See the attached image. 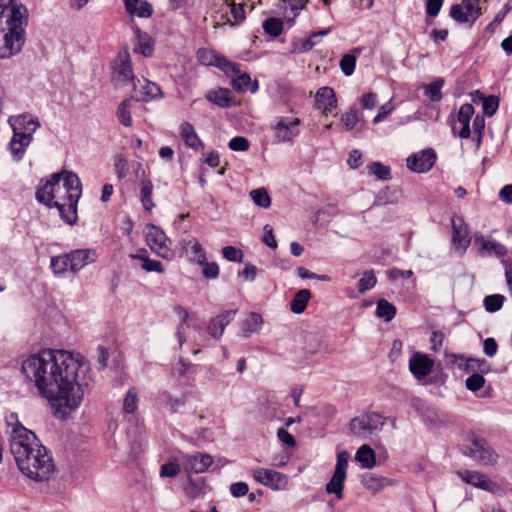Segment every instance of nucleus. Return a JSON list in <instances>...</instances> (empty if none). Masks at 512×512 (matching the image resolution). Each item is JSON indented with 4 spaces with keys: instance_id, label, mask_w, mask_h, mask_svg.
I'll return each instance as SVG.
<instances>
[{
    "instance_id": "1",
    "label": "nucleus",
    "mask_w": 512,
    "mask_h": 512,
    "mask_svg": "<svg viewBox=\"0 0 512 512\" xmlns=\"http://www.w3.org/2000/svg\"><path fill=\"white\" fill-rule=\"evenodd\" d=\"M22 373L58 413L66 415L81 404L92 381L89 364L80 354L44 349L22 362Z\"/></svg>"
},
{
    "instance_id": "2",
    "label": "nucleus",
    "mask_w": 512,
    "mask_h": 512,
    "mask_svg": "<svg viewBox=\"0 0 512 512\" xmlns=\"http://www.w3.org/2000/svg\"><path fill=\"white\" fill-rule=\"evenodd\" d=\"M12 421H15V424L9 440L10 451L19 470L35 482L50 480L55 472L52 456L36 435L18 422L15 414L10 415L8 425H11Z\"/></svg>"
},
{
    "instance_id": "3",
    "label": "nucleus",
    "mask_w": 512,
    "mask_h": 512,
    "mask_svg": "<svg viewBox=\"0 0 512 512\" xmlns=\"http://www.w3.org/2000/svg\"><path fill=\"white\" fill-rule=\"evenodd\" d=\"M82 194V185L77 174L71 171L54 173L36 191L38 202L47 207H56L60 217L69 225L77 221V205Z\"/></svg>"
},
{
    "instance_id": "4",
    "label": "nucleus",
    "mask_w": 512,
    "mask_h": 512,
    "mask_svg": "<svg viewBox=\"0 0 512 512\" xmlns=\"http://www.w3.org/2000/svg\"><path fill=\"white\" fill-rule=\"evenodd\" d=\"M27 9L13 0H0V58L18 54L25 43Z\"/></svg>"
},
{
    "instance_id": "5",
    "label": "nucleus",
    "mask_w": 512,
    "mask_h": 512,
    "mask_svg": "<svg viewBox=\"0 0 512 512\" xmlns=\"http://www.w3.org/2000/svg\"><path fill=\"white\" fill-rule=\"evenodd\" d=\"M9 123L13 129L14 136L10 141V150L15 160L22 159L26 148L32 141V136L40 127L37 117L31 114H21L10 117Z\"/></svg>"
},
{
    "instance_id": "6",
    "label": "nucleus",
    "mask_w": 512,
    "mask_h": 512,
    "mask_svg": "<svg viewBox=\"0 0 512 512\" xmlns=\"http://www.w3.org/2000/svg\"><path fill=\"white\" fill-rule=\"evenodd\" d=\"M462 451L466 456L484 465H494L498 460V454L487 441L474 433L467 435Z\"/></svg>"
},
{
    "instance_id": "7",
    "label": "nucleus",
    "mask_w": 512,
    "mask_h": 512,
    "mask_svg": "<svg viewBox=\"0 0 512 512\" xmlns=\"http://www.w3.org/2000/svg\"><path fill=\"white\" fill-rule=\"evenodd\" d=\"M349 458L350 454L346 450L337 453L333 475L325 486V492L333 494L337 500H342L344 497V483L347 477Z\"/></svg>"
},
{
    "instance_id": "8",
    "label": "nucleus",
    "mask_w": 512,
    "mask_h": 512,
    "mask_svg": "<svg viewBox=\"0 0 512 512\" xmlns=\"http://www.w3.org/2000/svg\"><path fill=\"white\" fill-rule=\"evenodd\" d=\"M217 67L221 69L228 76H235L232 81V86L239 92H246L250 90L255 93L258 89V83L255 81L252 84L251 77L246 72L240 70L239 64L231 62L226 58L217 59Z\"/></svg>"
},
{
    "instance_id": "9",
    "label": "nucleus",
    "mask_w": 512,
    "mask_h": 512,
    "mask_svg": "<svg viewBox=\"0 0 512 512\" xmlns=\"http://www.w3.org/2000/svg\"><path fill=\"white\" fill-rule=\"evenodd\" d=\"M384 423L385 420L380 414L375 412L365 413L350 421V430L355 436L367 439L380 431Z\"/></svg>"
},
{
    "instance_id": "10",
    "label": "nucleus",
    "mask_w": 512,
    "mask_h": 512,
    "mask_svg": "<svg viewBox=\"0 0 512 512\" xmlns=\"http://www.w3.org/2000/svg\"><path fill=\"white\" fill-rule=\"evenodd\" d=\"M300 124L301 120L296 117H276L271 124V129L274 132V142L284 143L292 141L300 134Z\"/></svg>"
},
{
    "instance_id": "11",
    "label": "nucleus",
    "mask_w": 512,
    "mask_h": 512,
    "mask_svg": "<svg viewBox=\"0 0 512 512\" xmlns=\"http://www.w3.org/2000/svg\"><path fill=\"white\" fill-rule=\"evenodd\" d=\"M145 234L147 245L153 252L164 259H170L172 257L173 252L167 244L168 242L170 243V240L163 230L150 224L146 226Z\"/></svg>"
},
{
    "instance_id": "12",
    "label": "nucleus",
    "mask_w": 512,
    "mask_h": 512,
    "mask_svg": "<svg viewBox=\"0 0 512 512\" xmlns=\"http://www.w3.org/2000/svg\"><path fill=\"white\" fill-rule=\"evenodd\" d=\"M481 15L478 0H462L461 3L452 5L450 16L458 23L473 24Z\"/></svg>"
},
{
    "instance_id": "13",
    "label": "nucleus",
    "mask_w": 512,
    "mask_h": 512,
    "mask_svg": "<svg viewBox=\"0 0 512 512\" xmlns=\"http://www.w3.org/2000/svg\"><path fill=\"white\" fill-rule=\"evenodd\" d=\"M253 478L275 491L286 490L288 487V477L272 469L257 468L253 471Z\"/></svg>"
},
{
    "instance_id": "14",
    "label": "nucleus",
    "mask_w": 512,
    "mask_h": 512,
    "mask_svg": "<svg viewBox=\"0 0 512 512\" xmlns=\"http://www.w3.org/2000/svg\"><path fill=\"white\" fill-rule=\"evenodd\" d=\"M113 81L116 86L122 87L132 82L134 86L135 78L131 66L129 53L124 51L119 54L114 64Z\"/></svg>"
},
{
    "instance_id": "15",
    "label": "nucleus",
    "mask_w": 512,
    "mask_h": 512,
    "mask_svg": "<svg viewBox=\"0 0 512 512\" xmlns=\"http://www.w3.org/2000/svg\"><path fill=\"white\" fill-rule=\"evenodd\" d=\"M436 161V153L433 149H426L407 158V167L416 173L429 171Z\"/></svg>"
},
{
    "instance_id": "16",
    "label": "nucleus",
    "mask_w": 512,
    "mask_h": 512,
    "mask_svg": "<svg viewBox=\"0 0 512 512\" xmlns=\"http://www.w3.org/2000/svg\"><path fill=\"white\" fill-rule=\"evenodd\" d=\"M457 474L465 483L470 484L474 487L490 492H496L499 488L495 482L491 481L483 473L477 471L464 470L459 471Z\"/></svg>"
},
{
    "instance_id": "17",
    "label": "nucleus",
    "mask_w": 512,
    "mask_h": 512,
    "mask_svg": "<svg viewBox=\"0 0 512 512\" xmlns=\"http://www.w3.org/2000/svg\"><path fill=\"white\" fill-rule=\"evenodd\" d=\"M433 361L422 353H415L409 360V370L418 379H424L432 371Z\"/></svg>"
},
{
    "instance_id": "18",
    "label": "nucleus",
    "mask_w": 512,
    "mask_h": 512,
    "mask_svg": "<svg viewBox=\"0 0 512 512\" xmlns=\"http://www.w3.org/2000/svg\"><path fill=\"white\" fill-rule=\"evenodd\" d=\"M213 463V459L209 454L195 453L184 456V469L188 473H203Z\"/></svg>"
},
{
    "instance_id": "19",
    "label": "nucleus",
    "mask_w": 512,
    "mask_h": 512,
    "mask_svg": "<svg viewBox=\"0 0 512 512\" xmlns=\"http://www.w3.org/2000/svg\"><path fill=\"white\" fill-rule=\"evenodd\" d=\"M70 258V271L76 273L84 266L96 261L97 254L93 249H77L68 253Z\"/></svg>"
},
{
    "instance_id": "20",
    "label": "nucleus",
    "mask_w": 512,
    "mask_h": 512,
    "mask_svg": "<svg viewBox=\"0 0 512 512\" xmlns=\"http://www.w3.org/2000/svg\"><path fill=\"white\" fill-rule=\"evenodd\" d=\"M236 310H227L212 318L208 324L207 331L215 339H219L226 326L235 318Z\"/></svg>"
},
{
    "instance_id": "21",
    "label": "nucleus",
    "mask_w": 512,
    "mask_h": 512,
    "mask_svg": "<svg viewBox=\"0 0 512 512\" xmlns=\"http://www.w3.org/2000/svg\"><path fill=\"white\" fill-rule=\"evenodd\" d=\"M451 361L458 363L459 368H463L468 373H487L490 369V365L484 359L468 358L465 359L462 355L451 354Z\"/></svg>"
},
{
    "instance_id": "22",
    "label": "nucleus",
    "mask_w": 512,
    "mask_h": 512,
    "mask_svg": "<svg viewBox=\"0 0 512 512\" xmlns=\"http://www.w3.org/2000/svg\"><path fill=\"white\" fill-rule=\"evenodd\" d=\"M316 108L328 115L337 106V98L331 87H321L316 93Z\"/></svg>"
},
{
    "instance_id": "23",
    "label": "nucleus",
    "mask_w": 512,
    "mask_h": 512,
    "mask_svg": "<svg viewBox=\"0 0 512 512\" xmlns=\"http://www.w3.org/2000/svg\"><path fill=\"white\" fill-rule=\"evenodd\" d=\"M133 89L141 96V100L145 102L161 96L160 87L156 83L147 79H138L136 82H134Z\"/></svg>"
},
{
    "instance_id": "24",
    "label": "nucleus",
    "mask_w": 512,
    "mask_h": 512,
    "mask_svg": "<svg viewBox=\"0 0 512 512\" xmlns=\"http://www.w3.org/2000/svg\"><path fill=\"white\" fill-rule=\"evenodd\" d=\"M183 249L191 261L197 264H204L206 253L195 238L183 240Z\"/></svg>"
},
{
    "instance_id": "25",
    "label": "nucleus",
    "mask_w": 512,
    "mask_h": 512,
    "mask_svg": "<svg viewBox=\"0 0 512 512\" xmlns=\"http://www.w3.org/2000/svg\"><path fill=\"white\" fill-rule=\"evenodd\" d=\"M474 114V107L470 103L463 104L458 112L457 121L462 125L459 136L463 139L470 137V119Z\"/></svg>"
},
{
    "instance_id": "26",
    "label": "nucleus",
    "mask_w": 512,
    "mask_h": 512,
    "mask_svg": "<svg viewBox=\"0 0 512 512\" xmlns=\"http://www.w3.org/2000/svg\"><path fill=\"white\" fill-rule=\"evenodd\" d=\"M180 134L185 144L190 148L200 150L204 147L203 142L200 140L194 127L189 122L181 124Z\"/></svg>"
},
{
    "instance_id": "27",
    "label": "nucleus",
    "mask_w": 512,
    "mask_h": 512,
    "mask_svg": "<svg viewBox=\"0 0 512 512\" xmlns=\"http://www.w3.org/2000/svg\"><path fill=\"white\" fill-rule=\"evenodd\" d=\"M125 8L131 15L148 18L153 13V8L146 0H125Z\"/></svg>"
},
{
    "instance_id": "28",
    "label": "nucleus",
    "mask_w": 512,
    "mask_h": 512,
    "mask_svg": "<svg viewBox=\"0 0 512 512\" xmlns=\"http://www.w3.org/2000/svg\"><path fill=\"white\" fill-rule=\"evenodd\" d=\"M355 460L362 468L371 469L376 465V455L374 450L367 444L359 447L355 454Z\"/></svg>"
},
{
    "instance_id": "29",
    "label": "nucleus",
    "mask_w": 512,
    "mask_h": 512,
    "mask_svg": "<svg viewBox=\"0 0 512 512\" xmlns=\"http://www.w3.org/2000/svg\"><path fill=\"white\" fill-rule=\"evenodd\" d=\"M476 243H480L481 249L489 255L504 257L508 253V249L503 244L494 240L485 239L483 236L475 238Z\"/></svg>"
},
{
    "instance_id": "30",
    "label": "nucleus",
    "mask_w": 512,
    "mask_h": 512,
    "mask_svg": "<svg viewBox=\"0 0 512 512\" xmlns=\"http://www.w3.org/2000/svg\"><path fill=\"white\" fill-rule=\"evenodd\" d=\"M263 323L262 317L258 313H250L247 318L242 322L241 334L243 337L248 338L253 333L260 330Z\"/></svg>"
},
{
    "instance_id": "31",
    "label": "nucleus",
    "mask_w": 512,
    "mask_h": 512,
    "mask_svg": "<svg viewBox=\"0 0 512 512\" xmlns=\"http://www.w3.org/2000/svg\"><path fill=\"white\" fill-rule=\"evenodd\" d=\"M205 98L222 108L230 107V91L225 88H219L217 90H210L206 93Z\"/></svg>"
},
{
    "instance_id": "32",
    "label": "nucleus",
    "mask_w": 512,
    "mask_h": 512,
    "mask_svg": "<svg viewBox=\"0 0 512 512\" xmlns=\"http://www.w3.org/2000/svg\"><path fill=\"white\" fill-rule=\"evenodd\" d=\"M134 33L138 42V48L135 51H139L145 57L151 56L154 48L152 38L137 27L134 29Z\"/></svg>"
},
{
    "instance_id": "33",
    "label": "nucleus",
    "mask_w": 512,
    "mask_h": 512,
    "mask_svg": "<svg viewBox=\"0 0 512 512\" xmlns=\"http://www.w3.org/2000/svg\"><path fill=\"white\" fill-rule=\"evenodd\" d=\"M311 298V292L308 289L299 290L290 303V310L295 314H301L305 311L308 301Z\"/></svg>"
},
{
    "instance_id": "34",
    "label": "nucleus",
    "mask_w": 512,
    "mask_h": 512,
    "mask_svg": "<svg viewBox=\"0 0 512 512\" xmlns=\"http://www.w3.org/2000/svg\"><path fill=\"white\" fill-rule=\"evenodd\" d=\"M452 242L459 248L465 250L470 244V238L466 227L463 224L457 225L454 221L452 222Z\"/></svg>"
},
{
    "instance_id": "35",
    "label": "nucleus",
    "mask_w": 512,
    "mask_h": 512,
    "mask_svg": "<svg viewBox=\"0 0 512 512\" xmlns=\"http://www.w3.org/2000/svg\"><path fill=\"white\" fill-rule=\"evenodd\" d=\"M376 315L386 322H389L396 315V307L384 298L379 299L377 301Z\"/></svg>"
},
{
    "instance_id": "36",
    "label": "nucleus",
    "mask_w": 512,
    "mask_h": 512,
    "mask_svg": "<svg viewBox=\"0 0 512 512\" xmlns=\"http://www.w3.org/2000/svg\"><path fill=\"white\" fill-rule=\"evenodd\" d=\"M50 268L55 275H63L65 272L70 271V258L69 254H62L54 256L50 261Z\"/></svg>"
},
{
    "instance_id": "37",
    "label": "nucleus",
    "mask_w": 512,
    "mask_h": 512,
    "mask_svg": "<svg viewBox=\"0 0 512 512\" xmlns=\"http://www.w3.org/2000/svg\"><path fill=\"white\" fill-rule=\"evenodd\" d=\"M444 79L437 78L430 84L424 86V94L433 102H439L442 99L441 89L444 86Z\"/></svg>"
},
{
    "instance_id": "38",
    "label": "nucleus",
    "mask_w": 512,
    "mask_h": 512,
    "mask_svg": "<svg viewBox=\"0 0 512 512\" xmlns=\"http://www.w3.org/2000/svg\"><path fill=\"white\" fill-rule=\"evenodd\" d=\"M153 184L150 180H142L141 182V202L145 210L151 211L155 204L152 200Z\"/></svg>"
},
{
    "instance_id": "39",
    "label": "nucleus",
    "mask_w": 512,
    "mask_h": 512,
    "mask_svg": "<svg viewBox=\"0 0 512 512\" xmlns=\"http://www.w3.org/2000/svg\"><path fill=\"white\" fill-rule=\"evenodd\" d=\"M227 9H229L233 20L228 19V22L231 25H237L243 22L246 18L244 4L243 3H225Z\"/></svg>"
},
{
    "instance_id": "40",
    "label": "nucleus",
    "mask_w": 512,
    "mask_h": 512,
    "mask_svg": "<svg viewBox=\"0 0 512 512\" xmlns=\"http://www.w3.org/2000/svg\"><path fill=\"white\" fill-rule=\"evenodd\" d=\"M249 195L257 206L264 209L271 206V198L265 188L254 189L250 191Z\"/></svg>"
},
{
    "instance_id": "41",
    "label": "nucleus",
    "mask_w": 512,
    "mask_h": 512,
    "mask_svg": "<svg viewBox=\"0 0 512 512\" xmlns=\"http://www.w3.org/2000/svg\"><path fill=\"white\" fill-rule=\"evenodd\" d=\"M362 119L358 115V111L355 107H351L346 113L341 116V122L346 131H350L356 127L358 122Z\"/></svg>"
},
{
    "instance_id": "42",
    "label": "nucleus",
    "mask_w": 512,
    "mask_h": 512,
    "mask_svg": "<svg viewBox=\"0 0 512 512\" xmlns=\"http://www.w3.org/2000/svg\"><path fill=\"white\" fill-rule=\"evenodd\" d=\"M130 108L131 99H126L119 104L117 109V117L119 121L126 127H130L132 125Z\"/></svg>"
},
{
    "instance_id": "43",
    "label": "nucleus",
    "mask_w": 512,
    "mask_h": 512,
    "mask_svg": "<svg viewBox=\"0 0 512 512\" xmlns=\"http://www.w3.org/2000/svg\"><path fill=\"white\" fill-rule=\"evenodd\" d=\"M369 174L375 175L380 180H389L391 178L390 167L380 162H373L367 166Z\"/></svg>"
},
{
    "instance_id": "44",
    "label": "nucleus",
    "mask_w": 512,
    "mask_h": 512,
    "mask_svg": "<svg viewBox=\"0 0 512 512\" xmlns=\"http://www.w3.org/2000/svg\"><path fill=\"white\" fill-rule=\"evenodd\" d=\"M175 312L177 313V315L180 317V320H181L180 324L177 326V329H176V337L178 339L179 346L182 347V345L185 342L184 324L188 320V312L182 306L175 307Z\"/></svg>"
},
{
    "instance_id": "45",
    "label": "nucleus",
    "mask_w": 512,
    "mask_h": 512,
    "mask_svg": "<svg viewBox=\"0 0 512 512\" xmlns=\"http://www.w3.org/2000/svg\"><path fill=\"white\" fill-rule=\"evenodd\" d=\"M264 31L272 37H277L282 33L283 22L278 18H268L263 23Z\"/></svg>"
},
{
    "instance_id": "46",
    "label": "nucleus",
    "mask_w": 512,
    "mask_h": 512,
    "mask_svg": "<svg viewBox=\"0 0 512 512\" xmlns=\"http://www.w3.org/2000/svg\"><path fill=\"white\" fill-rule=\"evenodd\" d=\"M505 297L501 294H493L484 298V306L488 312H496L503 306Z\"/></svg>"
},
{
    "instance_id": "47",
    "label": "nucleus",
    "mask_w": 512,
    "mask_h": 512,
    "mask_svg": "<svg viewBox=\"0 0 512 512\" xmlns=\"http://www.w3.org/2000/svg\"><path fill=\"white\" fill-rule=\"evenodd\" d=\"M114 170L119 179L125 178L129 173V165L127 159L123 155L114 157Z\"/></svg>"
},
{
    "instance_id": "48",
    "label": "nucleus",
    "mask_w": 512,
    "mask_h": 512,
    "mask_svg": "<svg viewBox=\"0 0 512 512\" xmlns=\"http://www.w3.org/2000/svg\"><path fill=\"white\" fill-rule=\"evenodd\" d=\"M138 407V396L136 391L129 389L123 401V411L125 413H133Z\"/></svg>"
},
{
    "instance_id": "49",
    "label": "nucleus",
    "mask_w": 512,
    "mask_h": 512,
    "mask_svg": "<svg viewBox=\"0 0 512 512\" xmlns=\"http://www.w3.org/2000/svg\"><path fill=\"white\" fill-rule=\"evenodd\" d=\"M484 384L485 379L482 373H473L465 381L466 388L472 392H477L484 386Z\"/></svg>"
},
{
    "instance_id": "50",
    "label": "nucleus",
    "mask_w": 512,
    "mask_h": 512,
    "mask_svg": "<svg viewBox=\"0 0 512 512\" xmlns=\"http://www.w3.org/2000/svg\"><path fill=\"white\" fill-rule=\"evenodd\" d=\"M199 61L204 65H214L217 67V59L224 58L221 55L216 54L214 51L200 49L197 52Z\"/></svg>"
},
{
    "instance_id": "51",
    "label": "nucleus",
    "mask_w": 512,
    "mask_h": 512,
    "mask_svg": "<svg viewBox=\"0 0 512 512\" xmlns=\"http://www.w3.org/2000/svg\"><path fill=\"white\" fill-rule=\"evenodd\" d=\"M160 401L168 406L172 411H176L178 407L183 406L185 403L184 397L176 398L168 392H163L160 395Z\"/></svg>"
},
{
    "instance_id": "52",
    "label": "nucleus",
    "mask_w": 512,
    "mask_h": 512,
    "mask_svg": "<svg viewBox=\"0 0 512 512\" xmlns=\"http://www.w3.org/2000/svg\"><path fill=\"white\" fill-rule=\"evenodd\" d=\"M356 66V57L352 54H346L340 60V68L344 75L350 76L353 74Z\"/></svg>"
},
{
    "instance_id": "53",
    "label": "nucleus",
    "mask_w": 512,
    "mask_h": 512,
    "mask_svg": "<svg viewBox=\"0 0 512 512\" xmlns=\"http://www.w3.org/2000/svg\"><path fill=\"white\" fill-rule=\"evenodd\" d=\"M376 277L373 272H366L364 276L358 281V291L365 293L376 285Z\"/></svg>"
},
{
    "instance_id": "54",
    "label": "nucleus",
    "mask_w": 512,
    "mask_h": 512,
    "mask_svg": "<svg viewBox=\"0 0 512 512\" xmlns=\"http://www.w3.org/2000/svg\"><path fill=\"white\" fill-rule=\"evenodd\" d=\"M499 107V97L491 95L483 99V112L488 116H493Z\"/></svg>"
},
{
    "instance_id": "55",
    "label": "nucleus",
    "mask_w": 512,
    "mask_h": 512,
    "mask_svg": "<svg viewBox=\"0 0 512 512\" xmlns=\"http://www.w3.org/2000/svg\"><path fill=\"white\" fill-rule=\"evenodd\" d=\"M222 254L227 260L238 263H241L244 257L243 252L233 246H225L222 249Z\"/></svg>"
},
{
    "instance_id": "56",
    "label": "nucleus",
    "mask_w": 512,
    "mask_h": 512,
    "mask_svg": "<svg viewBox=\"0 0 512 512\" xmlns=\"http://www.w3.org/2000/svg\"><path fill=\"white\" fill-rule=\"evenodd\" d=\"M180 465L176 461L165 463L160 468L161 477H175L180 473Z\"/></svg>"
},
{
    "instance_id": "57",
    "label": "nucleus",
    "mask_w": 512,
    "mask_h": 512,
    "mask_svg": "<svg viewBox=\"0 0 512 512\" xmlns=\"http://www.w3.org/2000/svg\"><path fill=\"white\" fill-rule=\"evenodd\" d=\"M203 267L202 274L207 279H216L219 276V266L215 262H206L204 261V264H199Z\"/></svg>"
},
{
    "instance_id": "58",
    "label": "nucleus",
    "mask_w": 512,
    "mask_h": 512,
    "mask_svg": "<svg viewBox=\"0 0 512 512\" xmlns=\"http://www.w3.org/2000/svg\"><path fill=\"white\" fill-rule=\"evenodd\" d=\"M228 146L233 151H246L249 149V141L245 137L236 136L229 141Z\"/></svg>"
},
{
    "instance_id": "59",
    "label": "nucleus",
    "mask_w": 512,
    "mask_h": 512,
    "mask_svg": "<svg viewBox=\"0 0 512 512\" xmlns=\"http://www.w3.org/2000/svg\"><path fill=\"white\" fill-rule=\"evenodd\" d=\"M249 486L246 482H235L230 485V493L233 497L239 498L248 494Z\"/></svg>"
},
{
    "instance_id": "60",
    "label": "nucleus",
    "mask_w": 512,
    "mask_h": 512,
    "mask_svg": "<svg viewBox=\"0 0 512 512\" xmlns=\"http://www.w3.org/2000/svg\"><path fill=\"white\" fill-rule=\"evenodd\" d=\"M195 366L185 362L182 358L173 366V372L178 376H184L189 372H194Z\"/></svg>"
},
{
    "instance_id": "61",
    "label": "nucleus",
    "mask_w": 512,
    "mask_h": 512,
    "mask_svg": "<svg viewBox=\"0 0 512 512\" xmlns=\"http://www.w3.org/2000/svg\"><path fill=\"white\" fill-rule=\"evenodd\" d=\"M141 268L147 272L163 273L164 268L160 261L153 259H145V262L141 264Z\"/></svg>"
},
{
    "instance_id": "62",
    "label": "nucleus",
    "mask_w": 512,
    "mask_h": 512,
    "mask_svg": "<svg viewBox=\"0 0 512 512\" xmlns=\"http://www.w3.org/2000/svg\"><path fill=\"white\" fill-rule=\"evenodd\" d=\"M483 351L488 357H493L498 351V344L494 338H486L483 342Z\"/></svg>"
},
{
    "instance_id": "63",
    "label": "nucleus",
    "mask_w": 512,
    "mask_h": 512,
    "mask_svg": "<svg viewBox=\"0 0 512 512\" xmlns=\"http://www.w3.org/2000/svg\"><path fill=\"white\" fill-rule=\"evenodd\" d=\"M362 108L372 109L377 103V95L373 92L365 93L360 99Z\"/></svg>"
},
{
    "instance_id": "64",
    "label": "nucleus",
    "mask_w": 512,
    "mask_h": 512,
    "mask_svg": "<svg viewBox=\"0 0 512 512\" xmlns=\"http://www.w3.org/2000/svg\"><path fill=\"white\" fill-rule=\"evenodd\" d=\"M508 291L512 297V261H503Z\"/></svg>"
}]
</instances>
